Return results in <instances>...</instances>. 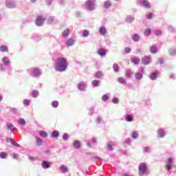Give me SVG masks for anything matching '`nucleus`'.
I'll use <instances>...</instances> for the list:
<instances>
[{"mask_svg":"<svg viewBox=\"0 0 176 176\" xmlns=\"http://www.w3.org/2000/svg\"><path fill=\"white\" fill-rule=\"evenodd\" d=\"M126 121V122H133V116H130V115H127L125 117Z\"/></svg>","mask_w":176,"mask_h":176,"instance_id":"obj_29","label":"nucleus"},{"mask_svg":"<svg viewBox=\"0 0 176 176\" xmlns=\"http://www.w3.org/2000/svg\"><path fill=\"white\" fill-rule=\"evenodd\" d=\"M157 75H159V72L157 71L151 73V74L150 75V79L151 80H155L156 78H157Z\"/></svg>","mask_w":176,"mask_h":176,"instance_id":"obj_8","label":"nucleus"},{"mask_svg":"<svg viewBox=\"0 0 176 176\" xmlns=\"http://www.w3.org/2000/svg\"><path fill=\"white\" fill-rule=\"evenodd\" d=\"M151 61V58L150 56H145L142 58V63L144 65H148V64H150Z\"/></svg>","mask_w":176,"mask_h":176,"instance_id":"obj_5","label":"nucleus"},{"mask_svg":"<svg viewBox=\"0 0 176 176\" xmlns=\"http://www.w3.org/2000/svg\"><path fill=\"white\" fill-rule=\"evenodd\" d=\"M130 52H131V48L129 47H126L125 49H124V53L125 54H129V53H130Z\"/></svg>","mask_w":176,"mask_h":176,"instance_id":"obj_38","label":"nucleus"},{"mask_svg":"<svg viewBox=\"0 0 176 176\" xmlns=\"http://www.w3.org/2000/svg\"><path fill=\"white\" fill-rule=\"evenodd\" d=\"M3 100L2 95H0V101Z\"/></svg>","mask_w":176,"mask_h":176,"instance_id":"obj_58","label":"nucleus"},{"mask_svg":"<svg viewBox=\"0 0 176 176\" xmlns=\"http://www.w3.org/2000/svg\"><path fill=\"white\" fill-rule=\"evenodd\" d=\"M155 35H157V36H160V35H162V31L160 30L155 31Z\"/></svg>","mask_w":176,"mask_h":176,"instance_id":"obj_51","label":"nucleus"},{"mask_svg":"<svg viewBox=\"0 0 176 176\" xmlns=\"http://www.w3.org/2000/svg\"><path fill=\"white\" fill-rule=\"evenodd\" d=\"M2 61L4 65H9V64H10V61H9V59L6 57L3 58Z\"/></svg>","mask_w":176,"mask_h":176,"instance_id":"obj_17","label":"nucleus"},{"mask_svg":"<svg viewBox=\"0 0 176 176\" xmlns=\"http://www.w3.org/2000/svg\"><path fill=\"white\" fill-rule=\"evenodd\" d=\"M173 164H166V170H172Z\"/></svg>","mask_w":176,"mask_h":176,"instance_id":"obj_44","label":"nucleus"},{"mask_svg":"<svg viewBox=\"0 0 176 176\" xmlns=\"http://www.w3.org/2000/svg\"><path fill=\"white\" fill-rule=\"evenodd\" d=\"M55 68L56 71H59V72H63L68 68V62H67V59L64 58H58L57 59V62L55 63Z\"/></svg>","mask_w":176,"mask_h":176,"instance_id":"obj_1","label":"nucleus"},{"mask_svg":"<svg viewBox=\"0 0 176 176\" xmlns=\"http://www.w3.org/2000/svg\"><path fill=\"white\" fill-rule=\"evenodd\" d=\"M140 3L145 6V8H147V9H151V3H149V1L148 0H139Z\"/></svg>","mask_w":176,"mask_h":176,"instance_id":"obj_7","label":"nucleus"},{"mask_svg":"<svg viewBox=\"0 0 176 176\" xmlns=\"http://www.w3.org/2000/svg\"><path fill=\"white\" fill-rule=\"evenodd\" d=\"M96 0H87L85 3V6L89 10H94L96 7Z\"/></svg>","mask_w":176,"mask_h":176,"instance_id":"obj_3","label":"nucleus"},{"mask_svg":"<svg viewBox=\"0 0 176 176\" xmlns=\"http://www.w3.org/2000/svg\"><path fill=\"white\" fill-rule=\"evenodd\" d=\"M112 102H113V104H118L119 103V99L118 98H114L112 100Z\"/></svg>","mask_w":176,"mask_h":176,"instance_id":"obj_48","label":"nucleus"},{"mask_svg":"<svg viewBox=\"0 0 176 176\" xmlns=\"http://www.w3.org/2000/svg\"><path fill=\"white\" fill-rule=\"evenodd\" d=\"M60 170L63 171V173H68V168H67L65 165H62L60 166Z\"/></svg>","mask_w":176,"mask_h":176,"instance_id":"obj_22","label":"nucleus"},{"mask_svg":"<svg viewBox=\"0 0 176 176\" xmlns=\"http://www.w3.org/2000/svg\"><path fill=\"white\" fill-rule=\"evenodd\" d=\"M144 68H142L141 72H142V73H144Z\"/></svg>","mask_w":176,"mask_h":176,"instance_id":"obj_60","label":"nucleus"},{"mask_svg":"<svg viewBox=\"0 0 176 176\" xmlns=\"http://www.w3.org/2000/svg\"><path fill=\"white\" fill-rule=\"evenodd\" d=\"M99 31L102 35L107 34V28H105V27H101Z\"/></svg>","mask_w":176,"mask_h":176,"instance_id":"obj_16","label":"nucleus"},{"mask_svg":"<svg viewBox=\"0 0 176 176\" xmlns=\"http://www.w3.org/2000/svg\"><path fill=\"white\" fill-rule=\"evenodd\" d=\"M109 6H111V2L109 1L104 2V8H106V9H108Z\"/></svg>","mask_w":176,"mask_h":176,"instance_id":"obj_45","label":"nucleus"},{"mask_svg":"<svg viewBox=\"0 0 176 176\" xmlns=\"http://www.w3.org/2000/svg\"><path fill=\"white\" fill-rule=\"evenodd\" d=\"M32 2H36V0H31Z\"/></svg>","mask_w":176,"mask_h":176,"instance_id":"obj_63","label":"nucleus"},{"mask_svg":"<svg viewBox=\"0 0 176 176\" xmlns=\"http://www.w3.org/2000/svg\"><path fill=\"white\" fill-rule=\"evenodd\" d=\"M135 78L136 79H138L139 80L142 79L143 78V76H142V74H140V73H135Z\"/></svg>","mask_w":176,"mask_h":176,"instance_id":"obj_20","label":"nucleus"},{"mask_svg":"<svg viewBox=\"0 0 176 176\" xmlns=\"http://www.w3.org/2000/svg\"><path fill=\"white\" fill-rule=\"evenodd\" d=\"M89 30H85L82 33V36H85V37L89 36Z\"/></svg>","mask_w":176,"mask_h":176,"instance_id":"obj_42","label":"nucleus"},{"mask_svg":"<svg viewBox=\"0 0 176 176\" xmlns=\"http://www.w3.org/2000/svg\"><path fill=\"white\" fill-rule=\"evenodd\" d=\"M131 75H133V73L131 72V70H128L126 72V76L130 77V76H131Z\"/></svg>","mask_w":176,"mask_h":176,"instance_id":"obj_50","label":"nucleus"},{"mask_svg":"<svg viewBox=\"0 0 176 176\" xmlns=\"http://www.w3.org/2000/svg\"><path fill=\"white\" fill-rule=\"evenodd\" d=\"M130 140L129 139H128V140H126V142H127V144H129V142H130Z\"/></svg>","mask_w":176,"mask_h":176,"instance_id":"obj_59","label":"nucleus"},{"mask_svg":"<svg viewBox=\"0 0 176 176\" xmlns=\"http://www.w3.org/2000/svg\"><path fill=\"white\" fill-rule=\"evenodd\" d=\"M12 145H14L15 146H19V144L14 140H12Z\"/></svg>","mask_w":176,"mask_h":176,"instance_id":"obj_54","label":"nucleus"},{"mask_svg":"<svg viewBox=\"0 0 176 176\" xmlns=\"http://www.w3.org/2000/svg\"><path fill=\"white\" fill-rule=\"evenodd\" d=\"M7 128L8 129V130H11V131L14 130V126L12 124H7Z\"/></svg>","mask_w":176,"mask_h":176,"instance_id":"obj_33","label":"nucleus"},{"mask_svg":"<svg viewBox=\"0 0 176 176\" xmlns=\"http://www.w3.org/2000/svg\"><path fill=\"white\" fill-rule=\"evenodd\" d=\"M38 96H39V92H38L37 90L33 91V92H32V96H33L34 98H36V97H38Z\"/></svg>","mask_w":176,"mask_h":176,"instance_id":"obj_34","label":"nucleus"},{"mask_svg":"<svg viewBox=\"0 0 176 176\" xmlns=\"http://www.w3.org/2000/svg\"><path fill=\"white\" fill-rule=\"evenodd\" d=\"M45 19L43 18L42 16H38L36 19V25L38 27H41V25H43V23L45 21Z\"/></svg>","mask_w":176,"mask_h":176,"instance_id":"obj_4","label":"nucleus"},{"mask_svg":"<svg viewBox=\"0 0 176 176\" xmlns=\"http://www.w3.org/2000/svg\"><path fill=\"white\" fill-rule=\"evenodd\" d=\"M69 138V136L67 133H65L63 135V139L65 140V141H67V140H68Z\"/></svg>","mask_w":176,"mask_h":176,"instance_id":"obj_49","label":"nucleus"},{"mask_svg":"<svg viewBox=\"0 0 176 176\" xmlns=\"http://www.w3.org/2000/svg\"><path fill=\"white\" fill-rule=\"evenodd\" d=\"M150 52L152 54L157 53V47L156 45H152L150 47Z\"/></svg>","mask_w":176,"mask_h":176,"instance_id":"obj_12","label":"nucleus"},{"mask_svg":"<svg viewBox=\"0 0 176 176\" xmlns=\"http://www.w3.org/2000/svg\"><path fill=\"white\" fill-rule=\"evenodd\" d=\"M148 149H149V148H146V152H148Z\"/></svg>","mask_w":176,"mask_h":176,"instance_id":"obj_62","label":"nucleus"},{"mask_svg":"<svg viewBox=\"0 0 176 176\" xmlns=\"http://www.w3.org/2000/svg\"><path fill=\"white\" fill-rule=\"evenodd\" d=\"M8 156V153L5 152H1L0 153V157L1 159H6V157Z\"/></svg>","mask_w":176,"mask_h":176,"instance_id":"obj_26","label":"nucleus"},{"mask_svg":"<svg viewBox=\"0 0 176 176\" xmlns=\"http://www.w3.org/2000/svg\"><path fill=\"white\" fill-rule=\"evenodd\" d=\"M102 76V73L101 72H98L96 74V78H100Z\"/></svg>","mask_w":176,"mask_h":176,"instance_id":"obj_47","label":"nucleus"},{"mask_svg":"<svg viewBox=\"0 0 176 176\" xmlns=\"http://www.w3.org/2000/svg\"><path fill=\"white\" fill-rule=\"evenodd\" d=\"M12 111H13V112H17V109H12Z\"/></svg>","mask_w":176,"mask_h":176,"instance_id":"obj_57","label":"nucleus"},{"mask_svg":"<svg viewBox=\"0 0 176 176\" xmlns=\"http://www.w3.org/2000/svg\"><path fill=\"white\" fill-rule=\"evenodd\" d=\"M175 53H176L175 50H170L169 51V54L170 55L175 54Z\"/></svg>","mask_w":176,"mask_h":176,"instance_id":"obj_53","label":"nucleus"},{"mask_svg":"<svg viewBox=\"0 0 176 176\" xmlns=\"http://www.w3.org/2000/svg\"><path fill=\"white\" fill-rule=\"evenodd\" d=\"M132 39L135 42H138V41H140V35H138V34H133L132 36Z\"/></svg>","mask_w":176,"mask_h":176,"instance_id":"obj_18","label":"nucleus"},{"mask_svg":"<svg viewBox=\"0 0 176 176\" xmlns=\"http://www.w3.org/2000/svg\"><path fill=\"white\" fill-rule=\"evenodd\" d=\"M134 21V18L131 17V16H127L126 17V21L128 23H131V21Z\"/></svg>","mask_w":176,"mask_h":176,"instance_id":"obj_43","label":"nucleus"},{"mask_svg":"<svg viewBox=\"0 0 176 176\" xmlns=\"http://www.w3.org/2000/svg\"><path fill=\"white\" fill-rule=\"evenodd\" d=\"M14 157L16 158V155H14Z\"/></svg>","mask_w":176,"mask_h":176,"instance_id":"obj_64","label":"nucleus"},{"mask_svg":"<svg viewBox=\"0 0 176 176\" xmlns=\"http://www.w3.org/2000/svg\"><path fill=\"white\" fill-rule=\"evenodd\" d=\"M152 17H153V14L149 12L148 14L147 15V19L151 20V19H152Z\"/></svg>","mask_w":176,"mask_h":176,"instance_id":"obj_52","label":"nucleus"},{"mask_svg":"<svg viewBox=\"0 0 176 176\" xmlns=\"http://www.w3.org/2000/svg\"><path fill=\"white\" fill-rule=\"evenodd\" d=\"M86 85L83 82H80L78 85L79 90H85Z\"/></svg>","mask_w":176,"mask_h":176,"instance_id":"obj_15","label":"nucleus"},{"mask_svg":"<svg viewBox=\"0 0 176 176\" xmlns=\"http://www.w3.org/2000/svg\"><path fill=\"white\" fill-rule=\"evenodd\" d=\"M30 160H34L35 158L34 157H29Z\"/></svg>","mask_w":176,"mask_h":176,"instance_id":"obj_56","label":"nucleus"},{"mask_svg":"<svg viewBox=\"0 0 176 176\" xmlns=\"http://www.w3.org/2000/svg\"><path fill=\"white\" fill-rule=\"evenodd\" d=\"M52 107L54 108H57V107H58V101L57 100H54L52 102Z\"/></svg>","mask_w":176,"mask_h":176,"instance_id":"obj_37","label":"nucleus"},{"mask_svg":"<svg viewBox=\"0 0 176 176\" xmlns=\"http://www.w3.org/2000/svg\"><path fill=\"white\" fill-rule=\"evenodd\" d=\"M42 167H43V168H50V164H49V162H47L46 161H43V164H42Z\"/></svg>","mask_w":176,"mask_h":176,"instance_id":"obj_13","label":"nucleus"},{"mask_svg":"<svg viewBox=\"0 0 176 176\" xmlns=\"http://www.w3.org/2000/svg\"><path fill=\"white\" fill-rule=\"evenodd\" d=\"M118 82L120 83H121L122 85H126V83H127V82L126 81V80L123 78H118Z\"/></svg>","mask_w":176,"mask_h":176,"instance_id":"obj_27","label":"nucleus"},{"mask_svg":"<svg viewBox=\"0 0 176 176\" xmlns=\"http://www.w3.org/2000/svg\"><path fill=\"white\" fill-rule=\"evenodd\" d=\"M60 135V133L57 131H54L52 133V137L53 138H57Z\"/></svg>","mask_w":176,"mask_h":176,"instance_id":"obj_30","label":"nucleus"},{"mask_svg":"<svg viewBox=\"0 0 176 176\" xmlns=\"http://www.w3.org/2000/svg\"><path fill=\"white\" fill-rule=\"evenodd\" d=\"M98 54L101 57H104L107 54V51L104 50V48H101L98 50Z\"/></svg>","mask_w":176,"mask_h":176,"instance_id":"obj_9","label":"nucleus"},{"mask_svg":"<svg viewBox=\"0 0 176 176\" xmlns=\"http://www.w3.org/2000/svg\"><path fill=\"white\" fill-rule=\"evenodd\" d=\"M174 163V161L173 160V157H168V162H166V164H173Z\"/></svg>","mask_w":176,"mask_h":176,"instance_id":"obj_35","label":"nucleus"},{"mask_svg":"<svg viewBox=\"0 0 176 176\" xmlns=\"http://www.w3.org/2000/svg\"><path fill=\"white\" fill-rule=\"evenodd\" d=\"M113 71L118 72L119 71V65L116 63H114L113 65Z\"/></svg>","mask_w":176,"mask_h":176,"instance_id":"obj_24","label":"nucleus"},{"mask_svg":"<svg viewBox=\"0 0 176 176\" xmlns=\"http://www.w3.org/2000/svg\"><path fill=\"white\" fill-rule=\"evenodd\" d=\"M140 135L138 134V133H137V132H133V133H132V137L133 138H138V136H139Z\"/></svg>","mask_w":176,"mask_h":176,"instance_id":"obj_46","label":"nucleus"},{"mask_svg":"<svg viewBox=\"0 0 176 176\" xmlns=\"http://www.w3.org/2000/svg\"><path fill=\"white\" fill-rule=\"evenodd\" d=\"M151 30L150 28H148L146 29L145 31H144V35L146 36H149V35H151Z\"/></svg>","mask_w":176,"mask_h":176,"instance_id":"obj_28","label":"nucleus"},{"mask_svg":"<svg viewBox=\"0 0 176 176\" xmlns=\"http://www.w3.org/2000/svg\"><path fill=\"white\" fill-rule=\"evenodd\" d=\"M157 133L160 138H163V137H164V131H163V130L159 129Z\"/></svg>","mask_w":176,"mask_h":176,"instance_id":"obj_21","label":"nucleus"},{"mask_svg":"<svg viewBox=\"0 0 176 176\" xmlns=\"http://www.w3.org/2000/svg\"><path fill=\"white\" fill-rule=\"evenodd\" d=\"M0 50L3 52H8V47H6V45H1L0 47Z\"/></svg>","mask_w":176,"mask_h":176,"instance_id":"obj_32","label":"nucleus"},{"mask_svg":"<svg viewBox=\"0 0 176 176\" xmlns=\"http://www.w3.org/2000/svg\"><path fill=\"white\" fill-rule=\"evenodd\" d=\"M30 100H28V99H25V100H23V104H24L26 107H28V105H30Z\"/></svg>","mask_w":176,"mask_h":176,"instance_id":"obj_39","label":"nucleus"},{"mask_svg":"<svg viewBox=\"0 0 176 176\" xmlns=\"http://www.w3.org/2000/svg\"><path fill=\"white\" fill-rule=\"evenodd\" d=\"M74 148H80V143L78 141L74 142Z\"/></svg>","mask_w":176,"mask_h":176,"instance_id":"obj_40","label":"nucleus"},{"mask_svg":"<svg viewBox=\"0 0 176 176\" xmlns=\"http://www.w3.org/2000/svg\"><path fill=\"white\" fill-rule=\"evenodd\" d=\"M108 146H109L110 151H113V148H112V144H108Z\"/></svg>","mask_w":176,"mask_h":176,"instance_id":"obj_55","label":"nucleus"},{"mask_svg":"<svg viewBox=\"0 0 176 176\" xmlns=\"http://www.w3.org/2000/svg\"><path fill=\"white\" fill-rule=\"evenodd\" d=\"M147 169L148 167L146 166V164L140 163L138 166L139 175H145V173H146Z\"/></svg>","mask_w":176,"mask_h":176,"instance_id":"obj_2","label":"nucleus"},{"mask_svg":"<svg viewBox=\"0 0 176 176\" xmlns=\"http://www.w3.org/2000/svg\"><path fill=\"white\" fill-rule=\"evenodd\" d=\"M75 41L73 38H69L67 42L66 43L67 46H72L74 45Z\"/></svg>","mask_w":176,"mask_h":176,"instance_id":"obj_14","label":"nucleus"},{"mask_svg":"<svg viewBox=\"0 0 176 176\" xmlns=\"http://www.w3.org/2000/svg\"><path fill=\"white\" fill-rule=\"evenodd\" d=\"M36 140H37V145L38 146H41V145H42V142H43V141L42 140V139H41V138L36 136L35 137Z\"/></svg>","mask_w":176,"mask_h":176,"instance_id":"obj_19","label":"nucleus"},{"mask_svg":"<svg viewBox=\"0 0 176 176\" xmlns=\"http://www.w3.org/2000/svg\"><path fill=\"white\" fill-rule=\"evenodd\" d=\"M95 159H98V160H100V157H95Z\"/></svg>","mask_w":176,"mask_h":176,"instance_id":"obj_61","label":"nucleus"},{"mask_svg":"<svg viewBox=\"0 0 176 176\" xmlns=\"http://www.w3.org/2000/svg\"><path fill=\"white\" fill-rule=\"evenodd\" d=\"M69 35V29H66L62 32V36L63 38H68Z\"/></svg>","mask_w":176,"mask_h":176,"instance_id":"obj_11","label":"nucleus"},{"mask_svg":"<svg viewBox=\"0 0 176 176\" xmlns=\"http://www.w3.org/2000/svg\"><path fill=\"white\" fill-rule=\"evenodd\" d=\"M131 63H133V64H135V65H138V64H140L141 59H140V58H132L131 59Z\"/></svg>","mask_w":176,"mask_h":176,"instance_id":"obj_10","label":"nucleus"},{"mask_svg":"<svg viewBox=\"0 0 176 176\" xmlns=\"http://www.w3.org/2000/svg\"><path fill=\"white\" fill-rule=\"evenodd\" d=\"M34 74L35 76H38L41 75V72H39V69L36 68L34 70Z\"/></svg>","mask_w":176,"mask_h":176,"instance_id":"obj_36","label":"nucleus"},{"mask_svg":"<svg viewBox=\"0 0 176 176\" xmlns=\"http://www.w3.org/2000/svg\"><path fill=\"white\" fill-rule=\"evenodd\" d=\"M102 101H108V100H109V97H108V96L107 95H103L102 97Z\"/></svg>","mask_w":176,"mask_h":176,"instance_id":"obj_41","label":"nucleus"},{"mask_svg":"<svg viewBox=\"0 0 176 176\" xmlns=\"http://www.w3.org/2000/svg\"><path fill=\"white\" fill-rule=\"evenodd\" d=\"M39 134L41 137H43L44 138H46V137H47V133H46V131H41L39 132Z\"/></svg>","mask_w":176,"mask_h":176,"instance_id":"obj_23","label":"nucleus"},{"mask_svg":"<svg viewBox=\"0 0 176 176\" xmlns=\"http://www.w3.org/2000/svg\"><path fill=\"white\" fill-rule=\"evenodd\" d=\"M92 85H93L94 87H97V86H99V85H100V80H94L92 81Z\"/></svg>","mask_w":176,"mask_h":176,"instance_id":"obj_25","label":"nucleus"},{"mask_svg":"<svg viewBox=\"0 0 176 176\" xmlns=\"http://www.w3.org/2000/svg\"><path fill=\"white\" fill-rule=\"evenodd\" d=\"M19 124H21V126H25V120L23 119V118H20L19 120Z\"/></svg>","mask_w":176,"mask_h":176,"instance_id":"obj_31","label":"nucleus"},{"mask_svg":"<svg viewBox=\"0 0 176 176\" xmlns=\"http://www.w3.org/2000/svg\"><path fill=\"white\" fill-rule=\"evenodd\" d=\"M6 6L10 9H13V8L16 6V4L14 3V1H13L12 0H7Z\"/></svg>","mask_w":176,"mask_h":176,"instance_id":"obj_6","label":"nucleus"}]
</instances>
